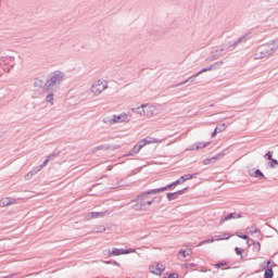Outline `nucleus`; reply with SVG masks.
<instances>
[{
    "label": "nucleus",
    "instance_id": "43",
    "mask_svg": "<svg viewBox=\"0 0 278 278\" xmlns=\"http://www.w3.org/2000/svg\"><path fill=\"white\" fill-rule=\"evenodd\" d=\"M15 276V274H11L10 276H8L7 278H12V277H14Z\"/></svg>",
    "mask_w": 278,
    "mask_h": 278
},
{
    "label": "nucleus",
    "instance_id": "32",
    "mask_svg": "<svg viewBox=\"0 0 278 278\" xmlns=\"http://www.w3.org/2000/svg\"><path fill=\"white\" fill-rule=\"evenodd\" d=\"M137 146L139 147V149H143V147H147V139H142L140 140Z\"/></svg>",
    "mask_w": 278,
    "mask_h": 278
},
{
    "label": "nucleus",
    "instance_id": "2",
    "mask_svg": "<svg viewBox=\"0 0 278 278\" xmlns=\"http://www.w3.org/2000/svg\"><path fill=\"white\" fill-rule=\"evenodd\" d=\"M64 81V73L60 71H55L50 74L49 78L45 84L46 90H53L55 86H60Z\"/></svg>",
    "mask_w": 278,
    "mask_h": 278
},
{
    "label": "nucleus",
    "instance_id": "1",
    "mask_svg": "<svg viewBox=\"0 0 278 278\" xmlns=\"http://www.w3.org/2000/svg\"><path fill=\"white\" fill-rule=\"evenodd\" d=\"M160 192H166V188L162 187L139 193L137 195V201L139 202L135 204L132 208L137 212H147V210H149V206L153 205V203H155V199H157L149 197H151V194H160Z\"/></svg>",
    "mask_w": 278,
    "mask_h": 278
},
{
    "label": "nucleus",
    "instance_id": "33",
    "mask_svg": "<svg viewBox=\"0 0 278 278\" xmlns=\"http://www.w3.org/2000/svg\"><path fill=\"white\" fill-rule=\"evenodd\" d=\"M252 177H264V174L262 173V170L256 169V170L254 172V175H252Z\"/></svg>",
    "mask_w": 278,
    "mask_h": 278
},
{
    "label": "nucleus",
    "instance_id": "35",
    "mask_svg": "<svg viewBox=\"0 0 278 278\" xmlns=\"http://www.w3.org/2000/svg\"><path fill=\"white\" fill-rule=\"evenodd\" d=\"M277 164H278V161L275 160V159H271L270 163H269V166H270V168H275V166H277Z\"/></svg>",
    "mask_w": 278,
    "mask_h": 278
},
{
    "label": "nucleus",
    "instance_id": "24",
    "mask_svg": "<svg viewBox=\"0 0 278 278\" xmlns=\"http://www.w3.org/2000/svg\"><path fill=\"white\" fill-rule=\"evenodd\" d=\"M252 245H253V251L255 253H260V251H262V243H260L258 241H252Z\"/></svg>",
    "mask_w": 278,
    "mask_h": 278
},
{
    "label": "nucleus",
    "instance_id": "19",
    "mask_svg": "<svg viewBox=\"0 0 278 278\" xmlns=\"http://www.w3.org/2000/svg\"><path fill=\"white\" fill-rule=\"evenodd\" d=\"M227 129L226 124H222L219 127H216L212 134V138H215L216 134H220Z\"/></svg>",
    "mask_w": 278,
    "mask_h": 278
},
{
    "label": "nucleus",
    "instance_id": "10",
    "mask_svg": "<svg viewBox=\"0 0 278 278\" xmlns=\"http://www.w3.org/2000/svg\"><path fill=\"white\" fill-rule=\"evenodd\" d=\"M143 108V112H144V116L147 118H152V116H154L155 112L157 111V109L155 108V105L153 104H142Z\"/></svg>",
    "mask_w": 278,
    "mask_h": 278
},
{
    "label": "nucleus",
    "instance_id": "21",
    "mask_svg": "<svg viewBox=\"0 0 278 278\" xmlns=\"http://www.w3.org/2000/svg\"><path fill=\"white\" fill-rule=\"evenodd\" d=\"M245 233L253 236V233H261V230L255 226H250L245 229Z\"/></svg>",
    "mask_w": 278,
    "mask_h": 278
},
{
    "label": "nucleus",
    "instance_id": "4",
    "mask_svg": "<svg viewBox=\"0 0 278 278\" xmlns=\"http://www.w3.org/2000/svg\"><path fill=\"white\" fill-rule=\"evenodd\" d=\"M274 53H276L275 48L268 42L257 48L254 60H264V58H270Z\"/></svg>",
    "mask_w": 278,
    "mask_h": 278
},
{
    "label": "nucleus",
    "instance_id": "25",
    "mask_svg": "<svg viewBox=\"0 0 278 278\" xmlns=\"http://www.w3.org/2000/svg\"><path fill=\"white\" fill-rule=\"evenodd\" d=\"M141 150H142V149H141L138 144H136V146L131 149V151H130L128 154H126V156L129 157V155H136V153H140Z\"/></svg>",
    "mask_w": 278,
    "mask_h": 278
},
{
    "label": "nucleus",
    "instance_id": "14",
    "mask_svg": "<svg viewBox=\"0 0 278 278\" xmlns=\"http://www.w3.org/2000/svg\"><path fill=\"white\" fill-rule=\"evenodd\" d=\"M40 170H42V166H37L33 170L28 172L24 176L25 181H31V179H34V177H36V175H38V173H40Z\"/></svg>",
    "mask_w": 278,
    "mask_h": 278
},
{
    "label": "nucleus",
    "instance_id": "30",
    "mask_svg": "<svg viewBox=\"0 0 278 278\" xmlns=\"http://www.w3.org/2000/svg\"><path fill=\"white\" fill-rule=\"evenodd\" d=\"M273 269L271 268H268L265 270V274H264V278H273Z\"/></svg>",
    "mask_w": 278,
    "mask_h": 278
},
{
    "label": "nucleus",
    "instance_id": "46",
    "mask_svg": "<svg viewBox=\"0 0 278 278\" xmlns=\"http://www.w3.org/2000/svg\"><path fill=\"white\" fill-rule=\"evenodd\" d=\"M175 142H177V139H175L174 141H172V144H175Z\"/></svg>",
    "mask_w": 278,
    "mask_h": 278
},
{
    "label": "nucleus",
    "instance_id": "40",
    "mask_svg": "<svg viewBox=\"0 0 278 278\" xmlns=\"http://www.w3.org/2000/svg\"><path fill=\"white\" fill-rule=\"evenodd\" d=\"M185 266H186L187 268H194V266H197V264H193V263H191V264H185Z\"/></svg>",
    "mask_w": 278,
    "mask_h": 278
},
{
    "label": "nucleus",
    "instance_id": "42",
    "mask_svg": "<svg viewBox=\"0 0 278 278\" xmlns=\"http://www.w3.org/2000/svg\"><path fill=\"white\" fill-rule=\"evenodd\" d=\"M177 277H179V275H177V274H170L169 275V278H177Z\"/></svg>",
    "mask_w": 278,
    "mask_h": 278
},
{
    "label": "nucleus",
    "instance_id": "29",
    "mask_svg": "<svg viewBox=\"0 0 278 278\" xmlns=\"http://www.w3.org/2000/svg\"><path fill=\"white\" fill-rule=\"evenodd\" d=\"M53 93H49L47 97H46V102L47 103H50V105H53Z\"/></svg>",
    "mask_w": 278,
    "mask_h": 278
},
{
    "label": "nucleus",
    "instance_id": "3",
    "mask_svg": "<svg viewBox=\"0 0 278 278\" xmlns=\"http://www.w3.org/2000/svg\"><path fill=\"white\" fill-rule=\"evenodd\" d=\"M14 56L12 55H0V77L3 73H10L15 66Z\"/></svg>",
    "mask_w": 278,
    "mask_h": 278
},
{
    "label": "nucleus",
    "instance_id": "12",
    "mask_svg": "<svg viewBox=\"0 0 278 278\" xmlns=\"http://www.w3.org/2000/svg\"><path fill=\"white\" fill-rule=\"evenodd\" d=\"M18 201H21V200L15 199V198H2L0 200V207H8L10 205H16V203H18Z\"/></svg>",
    "mask_w": 278,
    "mask_h": 278
},
{
    "label": "nucleus",
    "instance_id": "11",
    "mask_svg": "<svg viewBox=\"0 0 278 278\" xmlns=\"http://www.w3.org/2000/svg\"><path fill=\"white\" fill-rule=\"evenodd\" d=\"M105 216H110V211L104 212H91L85 216L87 220H92V218H103Z\"/></svg>",
    "mask_w": 278,
    "mask_h": 278
},
{
    "label": "nucleus",
    "instance_id": "16",
    "mask_svg": "<svg viewBox=\"0 0 278 278\" xmlns=\"http://www.w3.org/2000/svg\"><path fill=\"white\" fill-rule=\"evenodd\" d=\"M164 142V139H156L153 137H147L146 138V143L147 144H162Z\"/></svg>",
    "mask_w": 278,
    "mask_h": 278
},
{
    "label": "nucleus",
    "instance_id": "26",
    "mask_svg": "<svg viewBox=\"0 0 278 278\" xmlns=\"http://www.w3.org/2000/svg\"><path fill=\"white\" fill-rule=\"evenodd\" d=\"M52 157H55V154H50V155L47 156V159L43 161V163H42L41 165H39V166H41V169L45 168V166H46L47 164H49V161H50Z\"/></svg>",
    "mask_w": 278,
    "mask_h": 278
},
{
    "label": "nucleus",
    "instance_id": "31",
    "mask_svg": "<svg viewBox=\"0 0 278 278\" xmlns=\"http://www.w3.org/2000/svg\"><path fill=\"white\" fill-rule=\"evenodd\" d=\"M247 41V37H240L237 41L233 42V47H238V45H240L241 42H245Z\"/></svg>",
    "mask_w": 278,
    "mask_h": 278
},
{
    "label": "nucleus",
    "instance_id": "6",
    "mask_svg": "<svg viewBox=\"0 0 278 278\" xmlns=\"http://www.w3.org/2000/svg\"><path fill=\"white\" fill-rule=\"evenodd\" d=\"M224 64H225V62H223V61L216 62L213 65L201 70L200 72H198L193 76H190L189 78H187L182 83L177 84L175 86V88H179V86H185V84H188V81H194V78L199 77V75H203V73H207L210 71H214V68H216V66H223Z\"/></svg>",
    "mask_w": 278,
    "mask_h": 278
},
{
    "label": "nucleus",
    "instance_id": "5",
    "mask_svg": "<svg viewBox=\"0 0 278 278\" xmlns=\"http://www.w3.org/2000/svg\"><path fill=\"white\" fill-rule=\"evenodd\" d=\"M110 86V83L105 79H98L91 84L90 92L93 97H100L102 92H105Z\"/></svg>",
    "mask_w": 278,
    "mask_h": 278
},
{
    "label": "nucleus",
    "instance_id": "45",
    "mask_svg": "<svg viewBox=\"0 0 278 278\" xmlns=\"http://www.w3.org/2000/svg\"><path fill=\"white\" fill-rule=\"evenodd\" d=\"M270 266V261H267V268Z\"/></svg>",
    "mask_w": 278,
    "mask_h": 278
},
{
    "label": "nucleus",
    "instance_id": "22",
    "mask_svg": "<svg viewBox=\"0 0 278 278\" xmlns=\"http://www.w3.org/2000/svg\"><path fill=\"white\" fill-rule=\"evenodd\" d=\"M131 112H134V114H138L139 116H144V108H142V104L138 108H132Z\"/></svg>",
    "mask_w": 278,
    "mask_h": 278
},
{
    "label": "nucleus",
    "instance_id": "13",
    "mask_svg": "<svg viewBox=\"0 0 278 278\" xmlns=\"http://www.w3.org/2000/svg\"><path fill=\"white\" fill-rule=\"evenodd\" d=\"M238 218H242V214H240V213H230V214L226 215L225 217H223L219 220V225H225V223H227V220H236Z\"/></svg>",
    "mask_w": 278,
    "mask_h": 278
},
{
    "label": "nucleus",
    "instance_id": "20",
    "mask_svg": "<svg viewBox=\"0 0 278 278\" xmlns=\"http://www.w3.org/2000/svg\"><path fill=\"white\" fill-rule=\"evenodd\" d=\"M179 194H184V190H179L174 193H167V199H168V201H175V199H177L179 197Z\"/></svg>",
    "mask_w": 278,
    "mask_h": 278
},
{
    "label": "nucleus",
    "instance_id": "38",
    "mask_svg": "<svg viewBox=\"0 0 278 278\" xmlns=\"http://www.w3.org/2000/svg\"><path fill=\"white\" fill-rule=\"evenodd\" d=\"M129 253H136V250L134 249L124 250V255H129Z\"/></svg>",
    "mask_w": 278,
    "mask_h": 278
},
{
    "label": "nucleus",
    "instance_id": "37",
    "mask_svg": "<svg viewBox=\"0 0 278 278\" xmlns=\"http://www.w3.org/2000/svg\"><path fill=\"white\" fill-rule=\"evenodd\" d=\"M223 266H227V263L220 262V263L215 264V268H223Z\"/></svg>",
    "mask_w": 278,
    "mask_h": 278
},
{
    "label": "nucleus",
    "instance_id": "28",
    "mask_svg": "<svg viewBox=\"0 0 278 278\" xmlns=\"http://www.w3.org/2000/svg\"><path fill=\"white\" fill-rule=\"evenodd\" d=\"M178 255H182V257H188V255H192V251L191 250H189V251L180 250L178 252Z\"/></svg>",
    "mask_w": 278,
    "mask_h": 278
},
{
    "label": "nucleus",
    "instance_id": "39",
    "mask_svg": "<svg viewBox=\"0 0 278 278\" xmlns=\"http://www.w3.org/2000/svg\"><path fill=\"white\" fill-rule=\"evenodd\" d=\"M265 157H267V160H273V153L267 152V153L265 154Z\"/></svg>",
    "mask_w": 278,
    "mask_h": 278
},
{
    "label": "nucleus",
    "instance_id": "23",
    "mask_svg": "<svg viewBox=\"0 0 278 278\" xmlns=\"http://www.w3.org/2000/svg\"><path fill=\"white\" fill-rule=\"evenodd\" d=\"M215 240H229V238H231V235L227 233V232H223L219 236H214Z\"/></svg>",
    "mask_w": 278,
    "mask_h": 278
},
{
    "label": "nucleus",
    "instance_id": "27",
    "mask_svg": "<svg viewBox=\"0 0 278 278\" xmlns=\"http://www.w3.org/2000/svg\"><path fill=\"white\" fill-rule=\"evenodd\" d=\"M212 242H216V239H215V238H211V239L201 241V242L198 244V247H203V244H211Z\"/></svg>",
    "mask_w": 278,
    "mask_h": 278
},
{
    "label": "nucleus",
    "instance_id": "44",
    "mask_svg": "<svg viewBox=\"0 0 278 278\" xmlns=\"http://www.w3.org/2000/svg\"><path fill=\"white\" fill-rule=\"evenodd\" d=\"M104 264H112V262L111 261H106V262H104Z\"/></svg>",
    "mask_w": 278,
    "mask_h": 278
},
{
    "label": "nucleus",
    "instance_id": "18",
    "mask_svg": "<svg viewBox=\"0 0 278 278\" xmlns=\"http://www.w3.org/2000/svg\"><path fill=\"white\" fill-rule=\"evenodd\" d=\"M207 144L208 143H205V142H198V143H195V147L187 149V151H199V149H205V147H207Z\"/></svg>",
    "mask_w": 278,
    "mask_h": 278
},
{
    "label": "nucleus",
    "instance_id": "15",
    "mask_svg": "<svg viewBox=\"0 0 278 278\" xmlns=\"http://www.w3.org/2000/svg\"><path fill=\"white\" fill-rule=\"evenodd\" d=\"M166 270V267H164V265L162 264H156V265H152L150 266V271L153 275H162V273Z\"/></svg>",
    "mask_w": 278,
    "mask_h": 278
},
{
    "label": "nucleus",
    "instance_id": "36",
    "mask_svg": "<svg viewBox=\"0 0 278 278\" xmlns=\"http://www.w3.org/2000/svg\"><path fill=\"white\" fill-rule=\"evenodd\" d=\"M235 252L237 255H242L244 253V250H242L240 248H235Z\"/></svg>",
    "mask_w": 278,
    "mask_h": 278
},
{
    "label": "nucleus",
    "instance_id": "8",
    "mask_svg": "<svg viewBox=\"0 0 278 278\" xmlns=\"http://www.w3.org/2000/svg\"><path fill=\"white\" fill-rule=\"evenodd\" d=\"M119 123H129V115L127 113H122L118 115H113L111 119H109V125H116Z\"/></svg>",
    "mask_w": 278,
    "mask_h": 278
},
{
    "label": "nucleus",
    "instance_id": "17",
    "mask_svg": "<svg viewBox=\"0 0 278 278\" xmlns=\"http://www.w3.org/2000/svg\"><path fill=\"white\" fill-rule=\"evenodd\" d=\"M118 255H124V250L123 249H113L112 251L109 250V257H116Z\"/></svg>",
    "mask_w": 278,
    "mask_h": 278
},
{
    "label": "nucleus",
    "instance_id": "7",
    "mask_svg": "<svg viewBox=\"0 0 278 278\" xmlns=\"http://www.w3.org/2000/svg\"><path fill=\"white\" fill-rule=\"evenodd\" d=\"M198 175H199V173L186 174V175L181 176L178 180H176L163 188H166V190H170V188H173L175 186H179L180 184H185V181H190V179L197 178Z\"/></svg>",
    "mask_w": 278,
    "mask_h": 278
},
{
    "label": "nucleus",
    "instance_id": "9",
    "mask_svg": "<svg viewBox=\"0 0 278 278\" xmlns=\"http://www.w3.org/2000/svg\"><path fill=\"white\" fill-rule=\"evenodd\" d=\"M227 153H229V149L224 150L222 153H218V154L215 155V156L205 159V160L203 161L204 166H210V164H214V162H216V161H218V160L225 157V155H227Z\"/></svg>",
    "mask_w": 278,
    "mask_h": 278
},
{
    "label": "nucleus",
    "instance_id": "41",
    "mask_svg": "<svg viewBox=\"0 0 278 278\" xmlns=\"http://www.w3.org/2000/svg\"><path fill=\"white\" fill-rule=\"evenodd\" d=\"M245 240H247L248 247H251V243L253 244V240H251V238L248 237V239H245Z\"/></svg>",
    "mask_w": 278,
    "mask_h": 278
},
{
    "label": "nucleus",
    "instance_id": "47",
    "mask_svg": "<svg viewBox=\"0 0 278 278\" xmlns=\"http://www.w3.org/2000/svg\"><path fill=\"white\" fill-rule=\"evenodd\" d=\"M113 264H114L115 266H118V263H116V262H114Z\"/></svg>",
    "mask_w": 278,
    "mask_h": 278
},
{
    "label": "nucleus",
    "instance_id": "34",
    "mask_svg": "<svg viewBox=\"0 0 278 278\" xmlns=\"http://www.w3.org/2000/svg\"><path fill=\"white\" fill-rule=\"evenodd\" d=\"M236 236H237V238H241V240H249V236H247V235H242L240 232H237Z\"/></svg>",
    "mask_w": 278,
    "mask_h": 278
}]
</instances>
